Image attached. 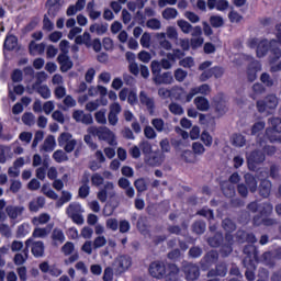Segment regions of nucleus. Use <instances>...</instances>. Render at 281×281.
Wrapping results in <instances>:
<instances>
[{
    "label": "nucleus",
    "instance_id": "nucleus-44",
    "mask_svg": "<svg viewBox=\"0 0 281 281\" xmlns=\"http://www.w3.org/2000/svg\"><path fill=\"white\" fill-rule=\"evenodd\" d=\"M196 215L203 216V218H207L209 221H214V210L207 209V206L196 211Z\"/></svg>",
    "mask_w": 281,
    "mask_h": 281
},
{
    "label": "nucleus",
    "instance_id": "nucleus-51",
    "mask_svg": "<svg viewBox=\"0 0 281 281\" xmlns=\"http://www.w3.org/2000/svg\"><path fill=\"white\" fill-rule=\"evenodd\" d=\"M266 123L263 121H258L251 126L250 135H262L260 134V131H265Z\"/></svg>",
    "mask_w": 281,
    "mask_h": 281
},
{
    "label": "nucleus",
    "instance_id": "nucleus-28",
    "mask_svg": "<svg viewBox=\"0 0 281 281\" xmlns=\"http://www.w3.org/2000/svg\"><path fill=\"white\" fill-rule=\"evenodd\" d=\"M19 40L15 35H7L3 43V48L7 49V52H14V49H16Z\"/></svg>",
    "mask_w": 281,
    "mask_h": 281
},
{
    "label": "nucleus",
    "instance_id": "nucleus-5",
    "mask_svg": "<svg viewBox=\"0 0 281 281\" xmlns=\"http://www.w3.org/2000/svg\"><path fill=\"white\" fill-rule=\"evenodd\" d=\"M30 247H31V252L34 256V258H43L45 256V243L37 240L34 241V239L32 237H29L25 240V249H24V254L26 251H30Z\"/></svg>",
    "mask_w": 281,
    "mask_h": 281
},
{
    "label": "nucleus",
    "instance_id": "nucleus-35",
    "mask_svg": "<svg viewBox=\"0 0 281 281\" xmlns=\"http://www.w3.org/2000/svg\"><path fill=\"white\" fill-rule=\"evenodd\" d=\"M271 127H267L266 130L272 131V135L281 133V119L280 117H271L268 121Z\"/></svg>",
    "mask_w": 281,
    "mask_h": 281
},
{
    "label": "nucleus",
    "instance_id": "nucleus-64",
    "mask_svg": "<svg viewBox=\"0 0 281 281\" xmlns=\"http://www.w3.org/2000/svg\"><path fill=\"white\" fill-rule=\"evenodd\" d=\"M151 75L153 78H157L161 74V64L157 60L151 61Z\"/></svg>",
    "mask_w": 281,
    "mask_h": 281
},
{
    "label": "nucleus",
    "instance_id": "nucleus-8",
    "mask_svg": "<svg viewBox=\"0 0 281 281\" xmlns=\"http://www.w3.org/2000/svg\"><path fill=\"white\" fill-rule=\"evenodd\" d=\"M267 159L265 156V153L259 149H255L250 153L248 157V168L249 170H252V172H256L258 170V166L260 164H263V161Z\"/></svg>",
    "mask_w": 281,
    "mask_h": 281
},
{
    "label": "nucleus",
    "instance_id": "nucleus-38",
    "mask_svg": "<svg viewBox=\"0 0 281 281\" xmlns=\"http://www.w3.org/2000/svg\"><path fill=\"white\" fill-rule=\"evenodd\" d=\"M5 212L9 216V218H12L13 221L19 218L21 214H23V207L22 206H7Z\"/></svg>",
    "mask_w": 281,
    "mask_h": 281
},
{
    "label": "nucleus",
    "instance_id": "nucleus-31",
    "mask_svg": "<svg viewBox=\"0 0 281 281\" xmlns=\"http://www.w3.org/2000/svg\"><path fill=\"white\" fill-rule=\"evenodd\" d=\"M106 190H113V182H106L103 189L99 190L97 193V199L101 203H106V199H109V192Z\"/></svg>",
    "mask_w": 281,
    "mask_h": 281
},
{
    "label": "nucleus",
    "instance_id": "nucleus-14",
    "mask_svg": "<svg viewBox=\"0 0 281 281\" xmlns=\"http://www.w3.org/2000/svg\"><path fill=\"white\" fill-rule=\"evenodd\" d=\"M78 204H69L66 209V213L69 218H71L72 223L76 225H82L85 223V217H82V214L78 213Z\"/></svg>",
    "mask_w": 281,
    "mask_h": 281
},
{
    "label": "nucleus",
    "instance_id": "nucleus-63",
    "mask_svg": "<svg viewBox=\"0 0 281 281\" xmlns=\"http://www.w3.org/2000/svg\"><path fill=\"white\" fill-rule=\"evenodd\" d=\"M146 26L149 29V30H161V21L153 18V19H149L146 23Z\"/></svg>",
    "mask_w": 281,
    "mask_h": 281
},
{
    "label": "nucleus",
    "instance_id": "nucleus-56",
    "mask_svg": "<svg viewBox=\"0 0 281 281\" xmlns=\"http://www.w3.org/2000/svg\"><path fill=\"white\" fill-rule=\"evenodd\" d=\"M173 76L177 82H183V80L188 78V71L183 70L182 68H178L173 71Z\"/></svg>",
    "mask_w": 281,
    "mask_h": 281
},
{
    "label": "nucleus",
    "instance_id": "nucleus-32",
    "mask_svg": "<svg viewBox=\"0 0 281 281\" xmlns=\"http://www.w3.org/2000/svg\"><path fill=\"white\" fill-rule=\"evenodd\" d=\"M259 214L263 217H269L273 214V204L271 202H262L259 204Z\"/></svg>",
    "mask_w": 281,
    "mask_h": 281
},
{
    "label": "nucleus",
    "instance_id": "nucleus-43",
    "mask_svg": "<svg viewBox=\"0 0 281 281\" xmlns=\"http://www.w3.org/2000/svg\"><path fill=\"white\" fill-rule=\"evenodd\" d=\"M134 188H136L137 194H142L143 192H146V190H148V183H146V179L138 178L134 181Z\"/></svg>",
    "mask_w": 281,
    "mask_h": 281
},
{
    "label": "nucleus",
    "instance_id": "nucleus-1",
    "mask_svg": "<svg viewBox=\"0 0 281 281\" xmlns=\"http://www.w3.org/2000/svg\"><path fill=\"white\" fill-rule=\"evenodd\" d=\"M244 254L246 256L243 260V265L246 269L245 278L248 281H254L256 280V269H257L256 265L260 262L258 247L254 245H246L244 247Z\"/></svg>",
    "mask_w": 281,
    "mask_h": 281
},
{
    "label": "nucleus",
    "instance_id": "nucleus-50",
    "mask_svg": "<svg viewBox=\"0 0 281 281\" xmlns=\"http://www.w3.org/2000/svg\"><path fill=\"white\" fill-rule=\"evenodd\" d=\"M177 24L183 34H190L192 32V24H190V22L186 20H178Z\"/></svg>",
    "mask_w": 281,
    "mask_h": 281
},
{
    "label": "nucleus",
    "instance_id": "nucleus-23",
    "mask_svg": "<svg viewBox=\"0 0 281 281\" xmlns=\"http://www.w3.org/2000/svg\"><path fill=\"white\" fill-rule=\"evenodd\" d=\"M54 226L52 224H48L46 227H36L34 228L31 238L34 240V238H47L49 234H52V228Z\"/></svg>",
    "mask_w": 281,
    "mask_h": 281
},
{
    "label": "nucleus",
    "instance_id": "nucleus-57",
    "mask_svg": "<svg viewBox=\"0 0 281 281\" xmlns=\"http://www.w3.org/2000/svg\"><path fill=\"white\" fill-rule=\"evenodd\" d=\"M260 81L262 82V85H265V87H269V88L273 87L274 85V81L271 78V75H269L268 72L261 74Z\"/></svg>",
    "mask_w": 281,
    "mask_h": 281
},
{
    "label": "nucleus",
    "instance_id": "nucleus-2",
    "mask_svg": "<svg viewBox=\"0 0 281 281\" xmlns=\"http://www.w3.org/2000/svg\"><path fill=\"white\" fill-rule=\"evenodd\" d=\"M271 53L269 57L270 65H273L277 60L281 58V49L278 47V41L272 40H261L256 49L257 58H265L267 54Z\"/></svg>",
    "mask_w": 281,
    "mask_h": 281
},
{
    "label": "nucleus",
    "instance_id": "nucleus-16",
    "mask_svg": "<svg viewBox=\"0 0 281 281\" xmlns=\"http://www.w3.org/2000/svg\"><path fill=\"white\" fill-rule=\"evenodd\" d=\"M227 263L225 261H220L215 269H211L207 272V278H225L227 276Z\"/></svg>",
    "mask_w": 281,
    "mask_h": 281
},
{
    "label": "nucleus",
    "instance_id": "nucleus-18",
    "mask_svg": "<svg viewBox=\"0 0 281 281\" xmlns=\"http://www.w3.org/2000/svg\"><path fill=\"white\" fill-rule=\"evenodd\" d=\"M261 69L262 65H260V61H251L247 68L248 82H255V80L258 78V71H261Z\"/></svg>",
    "mask_w": 281,
    "mask_h": 281
},
{
    "label": "nucleus",
    "instance_id": "nucleus-12",
    "mask_svg": "<svg viewBox=\"0 0 281 281\" xmlns=\"http://www.w3.org/2000/svg\"><path fill=\"white\" fill-rule=\"evenodd\" d=\"M213 106L218 117L227 113V101L223 94H217L213 100Z\"/></svg>",
    "mask_w": 281,
    "mask_h": 281
},
{
    "label": "nucleus",
    "instance_id": "nucleus-47",
    "mask_svg": "<svg viewBox=\"0 0 281 281\" xmlns=\"http://www.w3.org/2000/svg\"><path fill=\"white\" fill-rule=\"evenodd\" d=\"M37 93L41 94V98L44 100H49L52 98V90H49V87L47 86H37Z\"/></svg>",
    "mask_w": 281,
    "mask_h": 281
},
{
    "label": "nucleus",
    "instance_id": "nucleus-20",
    "mask_svg": "<svg viewBox=\"0 0 281 281\" xmlns=\"http://www.w3.org/2000/svg\"><path fill=\"white\" fill-rule=\"evenodd\" d=\"M271 188H273V184L268 179H262L259 183V196H262V199H269L271 196Z\"/></svg>",
    "mask_w": 281,
    "mask_h": 281
},
{
    "label": "nucleus",
    "instance_id": "nucleus-49",
    "mask_svg": "<svg viewBox=\"0 0 281 281\" xmlns=\"http://www.w3.org/2000/svg\"><path fill=\"white\" fill-rule=\"evenodd\" d=\"M179 12L175 8H167L162 11V19L170 21V19H177Z\"/></svg>",
    "mask_w": 281,
    "mask_h": 281
},
{
    "label": "nucleus",
    "instance_id": "nucleus-40",
    "mask_svg": "<svg viewBox=\"0 0 281 281\" xmlns=\"http://www.w3.org/2000/svg\"><path fill=\"white\" fill-rule=\"evenodd\" d=\"M60 12V0H54L53 3L48 7L47 14L54 19Z\"/></svg>",
    "mask_w": 281,
    "mask_h": 281
},
{
    "label": "nucleus",
    "instance_id": "nucleus-26",
    "mask_svg": "<svg viewBox=\"0 0 281 281\" xmlns=\"http://www.w3.org/2000/svg\"><path fill=\"white\" fill-rule=\"evenodd\" d=\"M54 148H56V138L54 137V135H48L45 138L40 150L44 153H54Z\"/></svg>",
    "mask_w": 281,
    "mask_h": 281
},
{
    "label": "nucleus",
    "instance_id": "nucleus-45",
    "mask_svg": "<svg viewBox=\"0 0 281 281\" xmlns=\"http://www.w3.org/2000/svg\"><path fill=\"white\" fill-rule=\"evenodd\" d=\"M261 262H263L266 267H270V268L276 267V261L273 260V256L271 255L270 251H266L262 254Z\"/></svg>",
    "mask_w": 281,
    "mask_h": 281
},
{
    "label": "nucleus",
    "instance_id": "nucleus-59",
    "mask_svg": "<svg viewBox=\"0 0 281 281\" xmlns=\"http://www.w3.org/2000/svg\"><path fill=\"white\" fill-rule=\"evenodd\" d=\"M224 23L225 22L223 18L220 15H212L210 18V24L212 25V27H223Z\"/></svg>",
    "mask_w": 281,
    "mask_h": 281
},
{
    "label": "nucleus",
    "instance_id": "nucleus-53",
    "mask_svg": "<svg viewBox=\"0 0 281 281\" xmlns=\"http://www.w3.org/2000/svg\"><path fill=\"white\" fill-rule=\"evenodd\" d=\"M71 201V192L69 191H63L61 196L57 201V207H63L65 203H69Z\"/></svg>",
    "mask_w": 281,
    "mask_h": 281
},
{
    "label": "nucleus",
    "instance_id": "nucleus-62",
    "mask_svg": "<svg viewBox=\"0 0 281 281\" xmlns=\"http://www.w3.org/2000/svg\"><path fill=\"white\" fill-rule=\"evenodd\" d=\"M189 256L190 258H201L203 256V249L199 246H192L189 249Z\"/></svg>",
    "mask_w": 281,
    "mask_h": 281
},
{
    "label": "nucleus",
    "instance_id": "nucleus-9",
    "mask_svg": "<svg viewBox=\"0 0 281 281\" xmlns=\"http://www.w3.org/2000/svg\"><path fill=\"white\" fill-rule=\"evenodd\" d=\"M224 75H225V68L221 66H214L212 68L206 69L200 75V81L207 82L210 78H215L216 80H218V78H221Z\"/></svg>",
    "mask_w": 281,
    "mask_h": 281
},
{
    "label": "nucleus",
    "instance_id": "nucleus-41",
    "mask_svg": "<svg viewBox=\"0 0 281 281\" xmlns=\"http://www.w3.org/2000/svg\"><path fill=\"white\" fill-rule=\"evenodd\" d=\"M53 159L57 164H63L64 161H69V156H67V153H65L63 149H57L53 154Z\"/></svg>",
    "mask_w": 281,
    "mask_h": 281
},
{
    "label": "nucleus",
    "instance_id": "nucleus-3",
    "mask_svg": "<svg viewBox=\"0 0 281 281\" xmlns=\"http://www.w3.org/2000/svg\"><path fill=\"white\" fill-rule=\"evenodd\" d=\"M278 97L276 94H268L263 100H258L256 103L258 113H267L278 108Z\"/></svg>",
    "mask_w": 281,
    "mask_h": 281
},
{
    "label": "nucleus",
    "instance_id": "nucleus-42",
    "mask_svg": "<svg viewBox=\"0 0 281 281\" xmlns=\"http://www.w3.org/2000/svg\"><path fill=\"white\" fill-rule=\"evenodd\" d=\"M222 227L226 231V234H232L236 232V223L232 218H224L222 221Z\"/></svg>",
    "mask_w": 281,
    "mask_h": 281
},
{
    "label": "nucleus",
    "instance_id": "nucleus-46",
    "mask_svg": "<svg viewBox=\"0 0 281 281\" xmlns=\"http://www.w3.org/2000/svg\"><path fill=\"white\" fill-rule=\"evenodd\" d=\"M265 134L270 144H281V136H278V134H273V130H266Z\"/></svg>",
    "mask_w": 281,
    "mask_h": 281
},
{
    "label": "nucleus",
    "instance_id": "nucleus-60",
    "mask_svg": "<svg viewBox=\"0 0 281 281\" xmlns=\"http://www.w3.org/2000/svg\"><path fill=\"white\" fill-rule=\"evenodd\" d=\"M22 122L25 126H33L34 124V114L32 112H25L22 115Z\"/></svg>",
    "mask_w": 281,
    "mask_h": 281
},
{
    "label": "nucleus",
    "instance_id": "nucleus-30",
    "mask_svg": "<svg viewBox=\"0 0 281 281\" xmlns=\"http://www.w3.org/2000/svg\"><path fill=\"white\" fill-rule=\"evenodd\" d=\"M117 262L122 271H128L133 265V259L128 255H121L117 259Z\"/></svg>",
    "mask_w": 281,
    "mask_h": 281
},
{
    "label": "nucleus",
    "instance_id": "nucleus-21",
    "mask_svg": "<svg viewBox=\"0 0 281 281\" xmlns=\"http://www.w3.org/2000/svg\"><path fill=\"white\" fill-rule=\"evenodd\" d=\"M50 240L54 245V247H58V245H63L65 243V233L61 228L55 227L50 235Z\"/></svg>",
    "mask_w": 281,
    "mask_h": 281
},
{
    "label": "nucleus",
    "instance_id": "nucleus-17",
    "mask_svg": "<svg viewBox=\"0 0 281 281\" xmlns=\"http://www.w3.org/2000/svg\"><path fill=\"white\" fill-rule=\"evenodd\" d=\"M57 63L61 74H67V71L74 69V61L69 55H58Z\"/></svg>",
    "mask_w": 281,
    "mask_h": 281
},
{
    "label": "nucleus",
    "instance_id": "nucleus-55",
    "mask_svg": "<svg viewBox=\"0 0 281 281\" xmlns=\"http://www.w3.org/2000/svg\"><path fill=\"white\" fill-rule=\"evenodd\" d=\"M169 111L172 115H183V106L179 103L171 102L169 104Z\"/></svg>",
    "mask_w": 281,
    "mask_h": 281
},
{
    "label": "nucleus",
    "instance_id": "nucleus-34",
    "mask_svg": "<svg viewBox=\"0 0 281 281\" xmlns=\"http://www.w3.org/2000/svg\"><path fill=\"white\" fill-rule=\"evenodd\" d=\"M194 104L198 111H209L210 110V101L205 97H196L194 99Z\"/></svg>",
    "mask_w": 281,
    "mask_h": 281
},
{
    "label": "nucleus",
    "instance_id": "nucleus-39",
    "mask_svg": "<svg viewBox=\"0 0 281 281\" xmlns=\"http://www.w3.org/2000/svg\"><path fill=\"white\" fill-rule=\"evenodd\" d=\"M232 144L236 148H243L247 144V138L243 134L235 133L232 136Z\"/></svg>",
    "mask_w": 281,
    "mask_h": 281
},
{
    "label": "nucleus",
    "instance_id": "nucleus-36",
    "mask_svg": "<svg viewBox=\"0 0 281 281\" xmlns=\"http://www.w3.org/2000/svg\"><path fill=\"white\" fill-rule=\"evenodd\" d=\"M166 56L168 60H171V63H177V60L186 58V52L179 48H175L172 53H167Z\"/></svg>",
    "mask_w": 281,
    "mask_h": 281
},
{
    "label": "nucleus",
    "instance_id": "nucleus-13",
    "mask_svg": "<svg viewBox=\"0 0 281 281\" xmlns=\"http://www.w3.org/2000/svg\"><path fill=\"white\" fill-rule=\"evenodd\" d=\"M220 247V254H222L224 258H227V256L234 251V235L225 234L224 241Z\"/></svg>",
    "mask_w": 281,
    "mask_h": 281
},
{
    "label": "nucleus",
    "instance_id": "nucleus-29",
    "mask_svg": "<svg viewBox=\"0 0 281 281\" xmlns=\"http://www.w3.org/2000/svg\"><path fill=\"white\" fill-rule=\"evenodd\" d=\"M164 278L166 281H179V267L177 265H169L168 272Z\"/></svg>",
    "mask_w": 281,
    "mask_h": 281
},
{
    "label": "nucleus",
    "instance_id": "nucleus-58",
    "mask_svg": "<svg viewBox=\"0 0 281 281\" xmlns=\"http://www.w3.org/2000/svg\"><path fill=\"white\" fill-rule=\"evenodd\" d=\"M139 149L143 155H150L153 153V145L148 140H143L139 143Z\"/></svg>",
    "mask_w": 281,
    "mask_h": 281
},
{
    "label": "nucleus",
    "instance_id": "nucleus-22",
    "mask_svg": "<svg viewBox=\"0 0 281 281\" xmlns=\"http://www.w3.org/2000/svg\"><path fill=\"white\" fill-rule=\"evenodd\" d=\"M139 102L147 108L149 113H153V111H155V99L148 97L145 91L139 92Z\"/></svg>",
    "mask_w": 281,
    "mask_h": 281
},
{
    "label": "nucleus",
    "instance_id": "nucleus-11",
    "mask_svg": "<svg viewBox=\"0 0 281 281\" xmlns=\"http://www.w3.org/2000/svg\"><path fill=\"white\" fill-rule=\"evenodd\" d=\"M215 262H218V251L210 250L203 256L200 261L201 269H203V271H207V269H210L212 265H215Z\"/></svg>",
    "mask_w": 281,
    "mask_h": 281
},
{
    "label": "nucleus",
    "instance_id": "nucleus-27",
    "mask_svg": "<svg viewBox=\"0 0 281 281\" xmlns=\"http://www.w3.org/2000/svg\"><path fill=\"white\" fill-rule=\"evenodd\" d=\"M205 229H207V224L203 220H196L192 225H191V231L193 234L196 236H202V234H205Z\"/></svg>",
    "mask_w": 281,
    "mask_h": 281
},
{
    "label": "nucleus",
    "instance_id": "nucleus-24",
    "mask_svg": "<svg viewBox=\"0 0 281 281\" xmlns=\"http://www.w3.org/2000/svg\"><path fill=\"white\" fill-rule=\"evenodd\" d=\"M225 240V237L223 236V233L216 232L212 237H209L206 239V243L210 247H213L217 249V247H221Z\"/></svg>",
    "mask_w": 281,
    "mask_h": 281
},
{
    "label": "nucleus",
    "instance_id": "nucleus-10",
    "mask_svg": "<svg viewBox=\"0 0 281 281\" xmlns=\"http://www.w3.org/2000/svg\"><path fill=\"white\" fill-rule=\"evenodd\" d=\"M182 271L184 273L186 280L194 281L199 280L201 277V269L195 263H186L182 266Z\"/></svg>",
    "mask_w": 281,
    "mask_h": 281
},
{
    "label": "nucleus",
    "instance_id": "nucleus-61",
    "mask_svg": "<svg viewBox=\"0 0 281 281\" xmlns=\"http://www.w3.org/2000/svg\"><path fill=\"white\" fill-rule=\"evenodd\" d=\"M74 249H76V246L71 241H67L61 247V251H63L64 256H71L74 254Z\"/></svg>",
    "mask_w": 281,
    "mask_h": 281
},
{
    "label": "nucleus",
    "instance_id": "nucleus-33",
    "mask_svg": "<svg viewBox=\"0 0 281 281\" xmlns=\"http://www.w3.org/2000/svg\"><path fill=\"white\" fill-rule=\"evenodd\" d=\"M89 31L91 32V34L97 33L98 36H102L103 34H106V32H109V24L94 23L90 25Z\"/></svg>",
    "mask_w": 281,
    "mask_h": 281
},
{
    "label": "nucleus",
    "instance_id": "nucleus-4",
    "mask_svg": "<svg viewBox=\"0 0 281 281\" xmlns=\"http://www.w3.org/2000/svg\"><path fill=\"white\" fill-rule=\"evenodd\" d=\"M58 146L60 148L64 147L65 153H74L76 150V146L78 145V140L74 138V135L69 132H63L58 138Z\"/></svg>",
    "mask_w": 281,
    "mask_h": 281
},
{
    "label": "nucleus",
    "instance_id": "nucleus-37",
    "mask_svg": "<svg viewBox=\"0 0 281 281\" xmlns=\"http://www.w3.org/2000/svg\"><path fill=\"white\" fill-rule=\"evenodd\" d=\"M76 45H86V47H91V34L89 32H85L82 35H78L75 38Z\"/></svg>",
    "mask_w": 281,
    "mask_h": 281
},
{
    "label": "nucleus",
    "instance_id": "nucleus-19",
    "mask_svg": "<svg viewBox=\"0 0 281 281\" xmlns=\"http://www.w3.org/2000/svg\"><path fill=\"white\" fill-rule=\"evenodd\" d=\"M153 81L155 85H172L175 82V77L171 71H166L154 77Z\"/></svg>",
    "mask_w": 281,
    "mask_h": 281
},
{
    "label": "nucleus",
    "instance_id": "nucleus-52",
    "mask_svg": "<svg viewBox=\"0 0 281 281\" xmlns=\"http://www.w3.org/2000/svg\"><path fill=\"white\" fill-rule=\"evenodd\" d=\"M94 120L98 124H106V109H101L95 112Z\"/></svg>",
    "mask_w": 281,
    "mask_h": 281
},
{
    "label": "nucleus",
    "instance_id": "nucleus-7",
    "mask_svg": "<svg viewBox=\"0 0 281 281\" xmlns=\"http://www.w3.org/2000/svg\"><path fill=\"white\" fill-rule=\"evenodd\" d=\"M148 271L149 276H151V278H156V280H164V278H166V273H168L164 261H153L149 265Z\"/></svg>",
    "mask_w": 281,
    "mask_h": 281
},
{
    "label": "nucleus",
    "instance_id": "nucleus-54",
    "mask_svg": "<svg viewBox=\"0 0 281 281\" xmlns=\"http://www.w3.org/2000/svg\"><path fill=\"white\" fill-rule=\"evenodd\" d=\"M91 183L94 186V188H100V186H104V177L95 172L91 176Z\"/></svg>",
    "mask_w": 281,
    "mask_h": 281
},
{
    "label": "nucleus",
    "instance_id": "nucleus-48",
    "mask_svg": "<svg viewBox=\"0 0 281 281\" xmlns=\"http://www.w3.org/2000/svg\"><path fill=\"white\" fill-rule=\"evenodd\" d=\"M179 66L183 67L184 69H192V67H194V58L191 56L188 57H182L179 60Z\"/></svg>",
    "mask_w": 281,
    "mask_h": 281
},
{
    "label": "nucleus",
    "instance_id": "nucleus-6",
    "mask_svg": "<svg viewBox=\"0 0 281 281\" xmlns=\"http://www.w3.org/2000/svg\"><path fill=\"white\" fill-rule=\"evenodd\" d=\"M89 133L102 142H113L115 135L106 126L90 127Z\"/></svg>",
    "mask_w": 281,
    "mask_h": 281
},
{
    "label": "nucleus",
    "instance_id": "nucleus-25",
    "mask_svg": "<svg viewBox=\"0 0 281 281\" xmlns=\"http://www.w3.org/2000/svg\"><path fill=\"white\" fill-rule=\"evenodd\" d=\"M29 54L30 56H43L45 54V43L36 44L35 41H31L29 44Z\"/></svg>",
    "mask_w": 281,
    "mask_h": 281
},
{
    "label": "nucleus",
    "instance_id": "nucleus-15",
    "mask_svg": "<svg viewBox=\"0 0 281 281\" xmlns=\"http://www.w3.org/2000/svg\"><path fill=\"white\" fill-rule=\"evenodd\" d=\"M267 134H262V136L257 135V145L260 146V148H262V153L263 155H268V157H273V155H276V147L271 146V145H267Z\"/></svg>",
    "mask_w": 281,
    "mask_h": 281
}]
</instances>
